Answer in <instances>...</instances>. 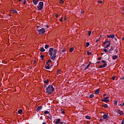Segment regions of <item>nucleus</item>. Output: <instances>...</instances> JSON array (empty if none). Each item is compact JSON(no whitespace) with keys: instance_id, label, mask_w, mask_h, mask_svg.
I'll use <instances>...</instances> for the list:
<instances>
[{"instance_id":"obj_1","label":"nucleus","mask_w":124,"mask_h":124,"mask_svg":"<svg viewBox=\"0 0 124 124\" xmlns=\"http://www.w3.org/2000/svg\"><path fill=\"white\" fill-rule=\"evenodd\" d=\"M48 53H49V55L50 56L51 60H52V61H54L56 58V55H57V53H58V50L57 49L54 50V48L51 47L49 48Z\"/></svg>"},{"instance_id":"obj_2","label":"nucleus","mask_w":124,"mask_h":124,"mask_svg":"<svg viewBox=\"0 0 124 124\" xmlns=\"http://www.w3.org/2000/svg\"><path fill=\"white\" fill-rule=\"evenodd\" d=\"M55 91V88L53 87V85L50 84L46 88V93L48 95H50V94H52V93Z\"/></svg>"},{"instance_id":"obj_3","label":"nucleus","mask_w":124,"mask_h":124,"mask_svg":"<svg viewBox=\"0 0 124 124\" xmlns=\"http://www.w3.org/2000/svg\"><path fill=\"white\" fill-rule=\"evenodd\" d=\"M43 6H44V3H43V2H39V6H37L38 10H42V9H43Z\"/></svg>"},{"instance_id":"obj_4","label":"nucleus","mask_w":124,"mask_h":124,"mask_svg":"<svg viewBox=\"0 0 124 124\" xmlns=\"http://www.w3.org/2000/svg\"><path fill=\"white\" fill-rule=\"evenodd\" d=\"M39 35H42L44 33H45V29L44 28H41V29L38 30Z\"/></svg>"},{"instance_id":"obj_5","label":"nucleus","mask_w":124,"mask_h":124,"mask_svg":"<svg viewBox=\"0 0 124 124\" xmlns=\"http://www.w3.org/2000/svg\"><path fill=\"white\" fill-rule=\"evenodd\" d=\"M102 62L104 63L103 65L99 66L100 68H103L104 67H106L107 66V63H105L106 62V61L105 60H102Z\"/></svg>"},{"instance_id":"obj_6","label":"nucleus","mask_w":124,"mask_h":124,"mask_svg":"<svg viewBox=\"0 0 124 124\" xmlns=\"http://www.w3.org/2000/svg\"><path fill=\"white\" fill-rule=\"evenodd\" d=\"M108 99H109V97H104V99H102L101 101H103V102H106V103H107V102H108V101H109V100Z\"/></svg>"},{"instance_id":"obj_7","label":"nucleus","mask_w":124,"mask_h":124,"mask_svg":"<svg viewBox=\"0 0 124 124\" xmlns=\"http://www.w3.org/2000/svg\"><path fill=\"white\" fill-rule=\"evenodd\" d=\"M103 119H104L105 120H107L108 121L109 120L108 114H104L103 116Z\"/></svg>"},{"instance_id":"obj_8","label":"nucleus","mask_w":124,"mask_h":124,"mask_svg":"<svg viewBox=\"0 0 124 124\" xmlns=\"http://www.w3.org/2000/svg\"><path fill=\"white\" fill-rule=\"evenodd\" d=\"M41 109H42V106H39L36 109V112L38 113V112H40Z\"/></svg>"},{"instance_id":"obj_9","label":"nucleus","mask_w":124,"mask_h":124,"mask_svg":"<svg viewBox=\"0 0 124 124\" xmlns=\"http://www.w3.org/2000/svg\"><path fill=\"white\" fill-rule=\"evenodd\" d=\"M39 2V0H33L32 1V2L34 3V5H37Z\"/></svg>"},{"instance_id":"obj_10","label":"nucleus","mask_w":124,"mask_h":124,"mask_svg":"<svg viewBox=\"0 0 124 124\" xmlns=\"http://www.w3.org/2000/svg\"><path fill=\"white\" fill-rule=\"evenodd\" d=\"M117 113L118 114H119V115H120L121 116L124 115V112H123V111L121 110L120 109L117 111Z\"/></svg>"},{"instance_id":"obj_11","label":"nucleus","mask_w":124,"mask_h":124,"mask_svg":"<svg viewBox=\"0 0 124 124\" xmlns=\"http://www.w3.org/2000/svg\"><path fill=\"white\" fill-rule=\"evenodd\" d=\"M107 37L108 38H114V37H115V35L114 34H112L110 35H107Z\"/></svg>"},{"instance_id":"obj_12","label":"nucleus","mask_w":124,"mask_h":124,"mask_svg":"<svg viewBox=\"0 0 124 124\" xmlns=\"http://www.w3.org/2000/svg\"><path fill=\"white\" fill-rule=\"evenodd\" d=\"M61 123V119H56V121L55 122L56 124H59Z\"/></svg>"},{"instance_id":"obj_13","label":"nucleus","mask_w":124,"mask_h":124,"mask_svg":"<svg viewBox=\"0 0 124 124\" xmlns=\"http://www.w3.org/2000/svg\"><path fill=\"white\" fill-rule=\"evenodd\" d=\"M118 57L117 55H112V60H117L118 59Z\"/></svg>"},{"instance_id":"obj_14","label":"nucleus","mask_w":124,"mask_h":124,"mask_svg":"<svg viewBox=\"0 0 124 124\" xmlns=\"http://www.w3.org/2000/svg\"><path fill=\"white\" fill-rule=\"evenodd\" d=\"M95 94H98L99 93V89H97L95 91Z\"/></svg>"},{"instance_id":"obj_15","label":"nucleus","mask_w":124,"mask_h":124,"mask_svg":"<svg viewBox=\"0 0 124 124\" xmlns=\"http://www.w3.org/2000/svg\"><path fill=\"white\" fill-rule=\"evenodd\" d=\"M110 45H111V43L109 42L108 44H107L106 46L105 47V48L106 49V48H108V47H110Z\"/></svg>"},{"instance_id":"obj_16","label":"nucleus","mask_w":124,"mask_h":124,"mask_svg":"<svg viewBox=\"0 0 124 124\" xmlns=\"http://www.w3.org/2000/svg\"><path fill=\"white\" fill-rule=\"evenodd\" d=\"M113 50H114V46H111L110 48L108 50L109 52L110 53V52H111V51H113Z\"/></svg>"},{"instance_id":"obj_17","label":"nucleus","mask_w":124,"mask_h":124,"mask_svg":"<svg viewBox=\"0 0 124 124\" xmlns=\"http://www.w3.org/2000/svg\"><path fill=\"white\" fill-rule=\"evenodd\" d=\"M102 107H104V108H108V105L105 104V105H102Z\"/></svg>"},{"instance_id":"obj_18","label":"nucleus","mask_w":124,"mask_h":124,"mask_svg":"<svg viewBox=\"0 0 124 124\" xmlns=\"http://www.w3.org/2000/svg\"><path fill=\"white\" fill-rule=\"evenodd\" d=\"M44 83H45V84H48V83H49V79H46V80H44Z\"/></svg>"},{"instance_id":"obj_19","label":"nucleus","mask_w":124,"mask_h":124,"mask_svg":"<svg viewBox=\"0 0 124 124\" xmlns=\"http://www.w3.org/2000/svg\"><path fill=\"white\" fill-rule=\"evenodd\" d=\"M104 52H105V53H108V54H110V53L109 52V50H107V49L105 48L104 49Z\"/></svg>"},{"instance_id":"obj_20","label":"nucleus","mask_w":124,"mask_h":124,"mask_svg":"<svg viewBox=\"0 0 124 124\" xmlns=\"http://www.w3.org/2000/svg\"><path fill=\"white\" fill-rule=\"evenodd\" d=\"M109 42H110V41H105L103 43V45H106V44H107V43H109Z\"/></svg>"},{"instance_id":"obj_21","label":"nucleus","mask_w":124,"mask_h":124,"mask_svg":"<svg viewBox=\"0 0 124 124\" xmlns=\"http://www.w3.org/2000/svg\"><path fill=\"white\" fill-rule=\"evenodd\" d=\"M45 67L46 69H50V68H51V67H50V66H48V65H45Z\"/></svg>"},{"instance_id":"obj_22","label":"nucleus","mask_w":124,"mask_h":124,"mask_svg":"<svg viewBox=\"0 0 124 124\" xmlns=\"http://www.w3.org/2000/svg\"><path fill=\"white\" fill-rule=\"evenodd\" d=\"M90 65H91V63H89L87 65V66L85 68V70H86V69H88V68L90 67Z\"/></svg>"},{"instance_id":"obj_23","label":"nucleus","mask_w":124,"mask_h":124,"mask_svg":"<svg viewBox=\"0 0 124 124\" xmlns=\"http://www.w3.org/2000/svg\"><path fill=\"white\" fill-rule=\"evenodd\" d=\"M23 110L22 109H19L17 111L18 114H22Z\"/></svg>"},{"instance_id":"obj_24","label":"nucleus","mask_w":124,"mask_h":124,"mask_svg":"<svg viewBox=\"0 0 124 124\" xmlns=\"http://www.w3.org/2000/svg\"><path fill=\"white\" fill-rule=\"evenodd\" d=\"M73 51H74V48H73V47H72L70 49V53H72V52H73Z\"/></svg>"},{"instance_id":"obj_25","label":"nucleus","mask_w":124,"mask_h":124,"mask_svg":"<svg viewBox=\"0 0 124 124\" xmlns=\"http://www.w3.org/2000/svg\"><path fill=\"white\" fill-rule=\"evenodd\" d=\"M45 49H48L49 48V45H46L45 46Z\"/></svg>"},{"instance_id":"obj_26","label":"nucleus","mask_w":124,"mask_h":124,"mask_svg":"<svg viewBox=\"0 0 124 124\" xmlns=\"http://www.w3.org/2000/svg\"><path fill=\"white\" fill-rule=\"evenodd\" d=\"M12 13H17V10H16V9H14L12 11Z\"/></svg>"},{"instance_id":"obj_27","label":"nucleus","mask_w":124,"mask_h":124,"mask_svg":"<svg viewBox=\"0 0 124 124\" xmlns=\"http://www.w3.org/2000/svg\"><path fill=\"white\" fill-rule=\"evenodd\" d=\"M93 96H94V95H93V94H91L90 95L89 97L90 98H93Z\"/></svg>"},{"instance_id":"obj_28","label":"nucleus","mask_w":124,"mask_h":124,"mask_svg":"<svg viewBox=\"0 0 124 124\" xmlns=\"http://www.w3.org/2000/svg\"><path fill=\"white\" fill-rule=\"evenodd\" d=\"M40 51L41 52H45V49H44V48H42L41 49H40Z\"/></svg>"},{"instance_id":"obj_29","label":"nucleus","mask_w":124,"mask_h":124,"mask_svg":"<svg viewBox=\"0 0 124 124\" xmlns=\"http://www.w3.org/2000/svg\"><path fill=\"white\" fill-rule=\"evenodd\" d=\"M87 55L88 56L92 55V52H89V51H87Z\"/></svg>"},{"instance_id":"obj_30","label":"nucleus","mask_w":124,"mask_h":124,"mask_svg":"<svg viewBox=\"0 0 124 124\" xmlns=\"http://www.w3.org/2000/svg\"><path fill=\"white\" fill-rule=\"evenodd\" d=\"M91 34H92V31H90L88 32V36H91Z\"/></svg>"},{"instance_id":"obj_31","label":"nucleus","mask_w":124,"mask_h":124,"mask_svg":"<svg viewBox=\"0 0 124 124\" xmlns=\"http://www.w3.org/2000/svg\"><path fill=\"white\" fill-rule=\"evenodd\" d=\"M44 114H50V112L48 111H45Z\"/></svg>"},{"instance_id":"obj_32","label":"nucleus","mask_w":124,"mask_h":124,"mask_svg":"<svg viewBox=\"0 0 124 124\" xmlns=\"http://www.w3.org/2000/svg\"><path fill=\"white\" fill-rule=\"evenodd\" d=\"M86 119H87V120H90L91 119V117L89 116H86L85 117Z\"/></svg>"},{"instance_id":"obj_33","label":"nucleus","mask_w":124,"mask_h":124,"mask_svg":"<svg viewBox=\"0 0 124 124\" xmlns=\"http://www.w3.org/2000/svg\"><path fill=\"white\" fill-rule=\"evenodd\" d=\"M61 111L62 114H64L65 113V112H64V111H63V109H62V108L61 109Z\"/></svg>"},{"instance_id":"obj_34","label":"nucleus","mask_w":124,"mask_h":124,"mask_svg":"<svg viewBox=\"0 0 124 124\" xmlns=\"http://www.w3.org/2000/svg\"><path fill=\"white\" fill-rule=\"evenodd\" d=\"M90 46V43L87 42L86 43V47H89Z\"/></svg>"},{"instance_id":"obj_35","label":"nucleus","mask_w":124,"mask_h":124,"mask_svg":"<svg viewBox=\"0 0 124 124\" xmlns=\"http://www.w3.org/2000/svg\"><path fill=\"white\" fill-rule=\"evenodd\" d=\"M117 104H118V101H114V105H117Z\"/></svg>"},{"instance_id":"obj_36","label":"nucleus","mask_w":124,"mask_h":124,"mask_svg":"<svg viewBox=\"0 0 124 124\" xmlns=\"http://www.w3.org/2000/svg\"><path fill=\"white\" fill-rule=\"evenodd\" d=\"M64 1L62 0H61L60 1V3H61V4H62V3H63Z\"/></svg>"},{"instance_id":"obj_37","label":"nucleus","mask_w":124,"mask_h":124,"mask_svg":"<svg viewBox=\"0 0 124 124\" xmlns=\"http://www.w3.org/2000/svg\"><path fill=\"white\" fill-rule=\"evenodd\" d=\"M115 78H116V76H114L112 77L111 79L112 80H115Z\"/></svg>"},{"instance_id":"obj_38","label":"nucleus","mask_w":124,"mask_h":124,"mask_svg":"<svg viewBox=\"0 0 124 124\" xmlns=\"http://www.w3.org/2000/svg\"><path fill=\"white\" fill-rule=\"evenodd\" d=\"M44 57H45V56H44V55H42L40 56V58H41V59H42V60H44V59H43V58H44Z\"/></svg>"},{"instance_id":"obj_39","label":"nucleus","mask_w":124,"mask_h":124,"mask_svg":"<svg viewBox=\"0 0 124 124\" xmlns=\"http://www.w3.org/2000/svg\"><path fill=\"white\" fill-rule=\"evenodd\" d=\"M46 65H47V66H50V64L49 63V62H46Z\"/></svg>"},{"instance_id":"obj_40","label":"nucleus","mask_w":124,"mask_h":124,"mask_svg":"<svg viewBox=\"0 0 124 124\" xmlns=\"http://www.w3.org/2000/svg\"><path fill=\"white\" fill-rule=\"evenodd\" d=\"M61 71V70H57V74H60V72Z\"/></svg>"},{"instance_id":"obj_41","label":"nucleus","mask_w":124,"mask_h":124,"mask_svg":"<svg viewBox=\"0 0 124 124\" xmlns=\"http://www.w3.org/2000/svg\"><path fill=\"white\" fill-rule=\"evenodd\" d=\"M26 2H27V1H26V0H24L23 4H26Z\"/></svg>"},{"instance_id":"obj_42","label":"nucleus","mask_w":124,"mask_h":124,"mask_svg":"<svg viewBox=\"0 0 124 124\" xmlns=\"http://www.w3.org/2000/svg\"><path fill=\"white\" fill-rule=\"evenodd\" d=\"M60 22H62V17H61V18L60 19Z\"/></svg>"},{"instance_id":"obj_43","label":"nucleus","mask_w":124,"mask_h":124,"mask_svg":"<svg viewBox=\"0 0 124 124\" xmlns=\"http://www.w3.org/2000/svg\"><path fill=\"white\" fill-rule=\"evenodd\" d=\"M115 51L116 54H117V53H118V49H116L115 50Z\"/></svg>"},{"instance_id":"obj_44","label":"nucleus","mask_w":124,"mask_h":124,"mask_svg":"<svg viewBox=\"0 0 124 124\" xmlns=\"http://www.w3.org/2000/svg\"><path fill=\"white\" fill-rule=\"evenodd\" d=\"M121 124H124V120L122 121Z\"/></svg>"},{"instance_id":"obj_45","label":"nucleus","mask_w":124,"mask_h":124,"mask_svg":"<svg viewBox=\"0 0 124 124\" xmlns=\"http://www.w3.org/2000/svg\"><path fill=\"white\" fill-rule=\"evenodd\" d=\"M47 62H52V61H51V60H48Z\"/></svg>"},{"instance_id":"obj_46","label":"nucleus","mask_w":124,"mask_h":124,"mask_svg":"<svg viewBox=\"0 0 124 124\" xmlns=\"http://www.w3.org/2000/svg\"><path fill=\"white\" fill-rule=\"evenodd\" d=\"M120 79H121V80H124V77H121V78H120Z\"/></svg>"},{"instance_id":"obj_47","label":"nucleus","mask_w":124,"mask_h":124,"mask_svg":"<svg viewBox=\"0 0 124 124\" xmlns=\"http://www.w3.org/2000/svg\"><path fill=\"white\" fill-rule=\"evenodd\" d=\"M101 59H102V57H99L98 58V60H99V61H100V60H101Z\"/></svg>"},{"instance_id":"obj_48","label":"nucleus","mask_w":124,"mask_h":124,"mask_svg":"<svg viewBox=\"0 0 124 124\" xmlns=\"http://www.w3.org/2000/svg\"><path fill=\"white\" fill-rule=\"evenodd\" d=\"M62 53H64V52H65V50H64V49H62Z\"/></svg>"},{"instance_id":"obj_49","label":"nucleus","mask_w":124,"mask_h":124,"mask_svg":"<svg viewBox=\"0 0 124 124\" xmlns=\"http://www.w3.org/2000/svg\"><path fill=\"white\" fill-rule=\"evenodd\" d=\"M100 122H103V119H100Z\"/></svg>"},{"instance_id":"obj_50","label":"nucleus","mask_w":124,"mask_h":124,"mask_svg":"<svg viewBox=\"0 0 124 124\" xmlns=\"http://www.w3.org/2000/svg\"><path fill=\"white\" fill-rule=\"evenodd\" d=\"M58 17H59V15L58 14H56V17L58 18Z\"/></svg>"},{"instance_id":"obj_51","label":"nucleus","mask_w":124,"mask_h":124,"mask_svg":"<svg viewBox=\"0 0 124 124\" xmlns=\"http://www.w3.org/2000/svg\"><path fill=\"white\" fill-rule=\"evenodd\" d=\"M107 95V94H103V97H105V96Z\"/></svg>"},{"instance_id":"obj_52","label":"nucleus","mask_w":124,"mask_h":124,"mask_svg":"<svg viewBox=\"0 0 124 124\" xmlns=\"http://www.w3.org/2000/svg\"><path fill=\"white\" fill-rule=\"evenodd\" d=\"M44 88H46L47 87V85L45 84V85H44Z\"/></svg>"},{"instance_id":"obj_53","label":"nucleus","mask_w":124,"mask_h":124,"mask_svg":"<svg viewBox=\"0 0 124 124\" xmlns=\"http://www.w3.org/2000/svg\"><path fill=\"white\" fill-rule=\"evenodd\" d=\"M98 2H99V3H102V1H99Z\"/></svg>"},{"instance_id":"obj_54","label":"nucleus","mask_w":124,"mask_h":124,"mask_svg":"<svg viewBox=\"0 0 124 124\" xmlns=\"http://www.w3.org/2000/svg\"><path fill=\"white\" fill-rule=\"evenodd\" d=\"M114 39L116 40V41H118V39H117V38H115Z\"/></svg>"},{"instance_id":"obj_55","label":"nucleus","mask_w":124,"mask_h":124,"mask_svg":"<svg viewBox=\"0 0 124 124\" xmlns=\"http://www.w3.org/2000/svg\"><path fill=\"white\" fill-rule=\"evenodd\" d=\"M96 63H100V62L98 61L96 62Z\"/></svg>"},{"instance_id":"obj_56","label":"nucleus","mask_w":124,"mask_h":124,"mask_svg":"<svg viewBox=\"0 0 124 124\" xmlns=\"http://www.w3.org/2000/svg\"><path fill=\"white\" fill-rule=\"evenodd\" d=\"M98 41H99V39L96 40V42L97 43Z\"/></svg>"},{"instance_id":"obj_57","label":"nucleus","mask_w":124,"mask_h":124,"mask_svg":"<svg viewBox=\"0 0 124 124\" xmlns=\"http://www.w3.org/2000/svg\"><path fill=\"white\" fill-rule=\"evenodd\" d=\"M83 13H84V11H82L81 12V14H83Z\"/></svg>"},{"instance_id":"obj_58","label":"nucleus","mask_w":124,"mask_h":124,"mask_svg":"<svg viewBox=\"0 0 124 124\" xmlns=\"http://www.w3.org/2000/svg\"><path fill=\"white\" fill-rule=\"evenodd\" d=\"M23 0H17L18 1H22Z\"/></svg>"},{"instance_id":"obj_59","label":"nucleus","mask_w":124,"mask_h":124,"mask_svg":"<svg viewBox=\"0 0 124 124\" xmlns=\"http://www.w3.org/2000/svg\"><path fill=\"white\" fill-rule=\"evenodd\" d=\"M60 124H63V123L62 122H60Z\"/></svg>"},{"instance_id":"obj_60","label":"nucleus","mask_w":124,"mask_h":124,"mask_svg":"<svg viewBox=\"0 0 124 124\" xmlns=\"http://www.w3.org/2000/svg\"><path fill=\"white\" fill-rule=\"evenodd\" d=\"M119 106H121V107H122V106H123V105L120 104V105H119Z\"/></svg>"},{"instance_id":"obj_61","label":"nucleus","mask_w":124,"mask_h":124,"mask_svg":"<svg viewBox=\"0 0 124 124\" xmlns=\"http://www.w3.org/2000/svg\"><path fill=\"white\" fill-rule=\"evenodd\" d=\"M42 124H46V123L44 122V123H42Z\"/></svg>"},{"instance_id":"obj_62","label":"nucleus","mask_w":124,"mask_h":124,"mask_svg":"<svg viewBox=\"0 0 124 124\" xmlns=\"http://www.w3.org/2000/svg\"><path fill=\"white\" fill-rule=\"evenodd\" d=\"M46 28H49V26L46 25Z\"/></svg>"},{"instance_id":"obj_63","label":"nucleus","mask_w":124,"mask_h":124,"mask_svg":"<svg viewBox=\"0 0 124 124\" xmlns=\"http://www.w3.org/2000/svg\"><path fill=\"white\" fill-rule=\"evenodd\" d=\"M122 40H124V37L122 38Z\"/></svg>"},{"instance_id":"obj_64","label":"nucleus","mask_w":124,"mask_h":124,"mask_svg":"<svg viewBox=\"0 0 124 124\" xmlns=\"http://www.w3.org/2000/svg\"><path fill=\"white\" fill-rule=\"evenodd\" d=\"M122 106H124V103H123Z\"/></svg>"}]
</instances>
